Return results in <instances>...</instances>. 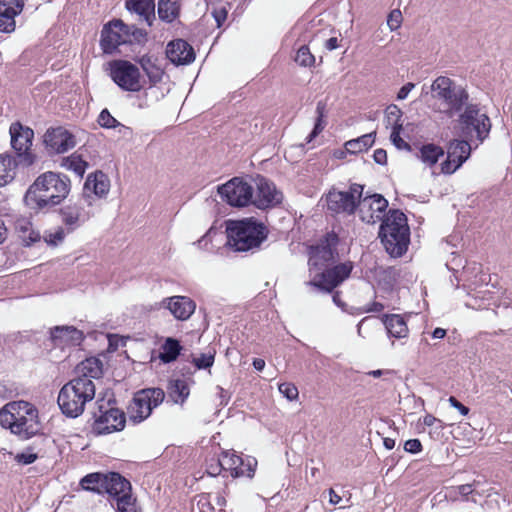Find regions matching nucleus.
<instances>
[{"instance_id": "35", "label": "nucleus", "mask_w": 512, "mask_h": 512, "mask_svg": "<svg viewBox=\"0 0 512 512\" xmlns=\"http://www.w3.org/2000/svg\"><path fill=\"white\" fill-rule=\"evenodd\" d=\"M106 481L107 474L95 472L84 476L80 481V485L84 490L103 494Z\"/></svg>"}, {"instance_id": "44", "label": "nucleus", "mask_w": 512, "mask_h": 512, "mask_svg": "<svg viewBox=\"0 0 512 512\" xmlns=\"http://www.w3.org/2000/svg\"><path fill=\"white\" fill-rule=\"evenodd\" d=\"M127 37H125L127 41V45H139L143 46L148 40V33L136 27L135 25H127Z\"/></svg>"}, {"instance_id": "42", "label": "nucleus", "mask_w": 512, "mask_h": 512, "mask_svg": "<svg viewBox=\"0 0 512 512\" xmlns=\"http://www.w3.org/2000/svg\"><path fill=\"white\" fill-rule=\"evenodd\" d=\"M61 166L73 171L76 175L83 177L88 164L80 155L73 153L62 159Z\"/></svg>"}, {"instance_id": "5", "label": "nucleus", "mask_w": 512, "mask_h": 512, "mask_svg": "<svg viewBox=\"0 0 512 512\" xmlns=\"http://www.w3.org/2000/svg\"><path fill=\"white\" fill-rule=\"evenodd\" d=\"M432 96L442 101L445 105L444 111L453 116L462 110L469 95L467 91L446 76L437 77L431 85Z\"/></svg>"}, {"instance_id": "37", "label": "nucleus", "mask_w": 512, "mask_h": 512, "mask_svg": "<svg viewBox=\"0 0 512 512\" xmlns=\"http://www.w3.org/2000/svg\"><path fill=\"white\" fill-rule=\"evenodd\" d=\"M479 484L480 481L474 480L472 483L451 487L449 490V497L455 501L458 499V496H461L465 501L471 500L476 503L474 495H480L477 491Z\"/></svg>"}, {"instance_id": "57", "label": "nucleus", "mask_w": 512, "mask_h": 512, "mask_svg": "<svg viewBox=\"0 0 512 512\" xmlns=\"http://www.w3.org/2000/svg\"><path fill=\"white\" fill-rule=\"evenodd\" d=\"M363 190H364V186L363 185L354 183V184H352L350 186V190L348 192H345V193L348 194V195H351L352 200L356 201L357 203H359V201L364 198V197H362ZM358 206H359V204H357V207Z\"/></svg>"}, {"instance_id": "8", "label": "nucleus", "mask_w": 512, "mask_h": 512, "mask_svg": "<svg viewBox=\"0 0 512 512\" xmlns=\"http://www.w3.org/2000/svg\"><path fill=\"white\" fill-rule=\"evenodd\" d=\"M164 397L165 393L161 388H145L137 391L128 406L129 420L134 424L141 423L163 402Z\"/></svg>"}, {"instance_id": "64", "label": "nucleus", "mask_w": 512, "mask_h": 512, "mask_svg": "<svg viewBox=\"0 0 512 512\" xmlns=\"http://www.w3.org/2000/svg\"><path fill=\"white\" fill-rule=\"evenodd\" d=\"M338 46V39L336 37H331L325 42V48L329 51L338 48Z\"/></svg>"}, {"instance_id": "29", "label": "nucleus", "mask_w": 512, "mask_h": 512, "mask_svg": "<svg viewBox=\"0 0 512 512\" xmlns=\"http://www.w3.org/2000/svg\"><path fill=\"white\" fill-rule=\"evenodd\" d=\"M75 373V378L99 379L103 374L102 361L95 357L87 358L76 366Z\"/></svg>"}, {"instance_id": "4", "label": "nucleus", "mask_w": 512, "mask_h": 512, "mask_svg": "<svg viewBox=\"0 0 512 512\" xmlns=\"http://www.w3.org/2000/svg\"><path fill=\"white\" fill-rule=\"evenodd\" d=\"M95 396V385L86 378H73L58 394V405L67 417L76 418L84 411L85 404Z\"/></svg>"}, {"instance_id": "58", "label": "nucleus", "mask_w": 512, "mask_h": 512, "mask_svg": "<svg viewBox=\"0 0 512 512\" xmlns=\"http://www.w3.org/2000/svg\"><path fill=\"white\" fill-rule=\"evenodd\" d=\"M228 15V11L225 7L215 8L212 11V16L214 17L217 27L220 28L223 23L226 21Z\"/></svg>"}, {"instance_id": "20", "label": "nucleus", "mask_w": 512, "mask_h": 512, "mask_svg": "<svg viewBox=\"0 0 512 512\" xmlns=\"http://www.w3.org/2000/svg\"><path fill=\"white\" fill-rule=\"evenodd\" d=\"M58 214L67 233L74 232L89 219V215L81 204V199L75 202L69 201L58 210Z\"/></svg>"}, {"instance_id": "28", "label": "nucleus", "mask_w": 512, "mask_h": 512, "mask_svg": "<svg viewBox=\"0 0 512 512\" xmlns=\"http://www.w3.org/2000/svg\"><path fill=\"white\" fill-rule=\"evenodd\" d=\"M110 183L107 176L99 171L87 177L83 187V198L89 197V192L98 197L105 196L109 191Z\"/></svg>"}, {"instance_id": "3", "label": "nucleus", "mask_w": 512, "mask_h": 512, "mask_svg": "<svg viewBox=\"0 0 512 512\" xmlns=\"http://www.w3.org/2000/svg\"><path fill=\"white\" fill-rule=\"evenodd\" d=\"M228 244L238 252L258 249L268 237L267 227L253 218L228 221L226 225Z\"/></svg>"}, {"instance_id": "36", "label": "nucleus", "mask_w": 512, "mask_h": 512, "mask_svg": "<svg viewBox=\"0 0 512 512\" xmlns=\"http://www.w3.org/2000/svg\"><path fill=\"white\" fill-rule=\"evenodd\" d=\"M134 60L139 63L152 84H156L162 80L163 70L155 64L151 56L146 54Z\"/></svg>"}, {"instance_id": "21", "label": "nucleus", "mask_w": 512, "mask_h": 512, "mask_svg": "<svg viewBox=\"0 0 512 512\" xmlns=\"http://www.w3.org/2000/svg\"><path fill=\"white\" fill-rule=\"evenodd\" d=\"M224 453V466L226 471H229L233 478L247 476L253 477L257 461L255 458L246 457L243 459L241 456L230 451H223Z\"/></svg>"}, {"instance_id": "34", "label": "nucleus", "mask_w": 512, "mask_h": 512, "mask_svg": "<svg viewBox=\"0 0 512 512\" xmlns=\"http://www.w3.org/2000/svg\"><path fill=\"white\" fill-rule=\"evenodd\" d=\"M18 162L9 154H0V187L12 181Z\"/></svg>"}, {"instance_id": "62", "label": "nucleus", "mask_w": 512, "mask_h": 512, "mask_svg": "<svg viewBox=\"0 0 512 512\" xmlns=\"http://www.w3.org/2000/svg\"><path fill=\"white\" fill-rule=\"evenodd\" d=\"M373 159L379 165H386L387 152L382 148L376 149L373 153Z\"/></svg>"}, {"instance_id": "56", "label": "nucleus", "mask_w": 512, "mask_h": 512, "mask_svg": "<svg viewBox=\"0 0 512 512\" xmlns=\"http://www.w3.org/2000/svg\"><path fill=\"white\" fill-rule=\"evenodd\" d=\"M401 22H402V14H401V11L396 9V10H393L389 16H388V19H387V25L389 26V28L394 31V30H397L400 25H401Z\"/></svg>"}, {"instance_id": "1", "label": "nucleus", "mask_w": 512, "mask_h": 512, "mask_svg": "<svg viewBox=\"0 0 512 512\" xmlns=\"http://www.w3.org/2000/svg\"><path fill=\"white\" fill-rule=\"evenodd\" d=\"M71 191V180L63 173L46 171L28 187L23 202L35 213L47 212L60 205Z\"/></svg>"}, {"instance_id": "50", "label": "nucleus", "mask_w": 512, "mask_h": 512, "mask_svg": "<svg viewBox=\"0 0 512 512\" xmlns=\"http://www.w3.org/2000/svg\"><path fill=\"white\" fill-rule=\"evenodd\" d=\"M222 471H226V466H224V453H221V456L218 458H211L207 463L206 473L209 476L216 477L221 474Z\"/></svg>"}, {"instance_id": "45", "label": "nucleus", "mask_w": 512, "mask_h": 512, "mask_svg": "<svg viewBox=\"0 0 512 512\" xmlns=\"http://www.w3.org/2000/svg\"><path fill=\"white\" fill-rule=\"evenodd\" d=\"M29 222H25L24 225H19V237L25 246H31L32 244L38 242L41 239V235L39 232L29 228Z\"/></svg>"}, {"instance_id": "47", "label": "nucleus", "mask_w": 512, "mask_h": 512, "mask_svg": "<svg viewBox=\"0 0 512 512\" xmlns=\"http://www.w3.org/2000/svg\"><path fill=\"white\" fill-rule=\"evenodd\" d=\"M294 61L302 67H311L315 63V57L306 45H302L296 52Z\"/></svg>"}, {"instance_id": "19", "label": "nucleus", "mask_w": 512, "mask_h": 512, "mask_svg": "<svg viewBox=\"0 0 512 512\" xmlns=\"http://www.w3.org/2000/svg\"><path fill=\"white\" fill-rule=\"evenodd\" d=\"M255 181L257 193L252 198V204L259 209H266L281 203L282 194L276 189L273 182L260 175L257 176Z\"/></svg>"}, {"instance_id": "2", "label": "nucleus", "mask_w": 512, "mask_h": 512, "mask_svg": "<svg viewBox=\"0 0 512 512\" xmlns=\"http://www.w3.org/2000/svg\"><path fill=\"white\" fill-rule=\"evenodd\" d=\"M379 238L386 252L393 258L402 257L410 243V228L406 215L399 209H390L379 228Z\"/></svg>"}, {"instance_id": "24", "label": "nucleus", "mask_w": 512, "mask_h": 512, "mask_svg": "<svg viewBox=\"0 0 512 512\" xmlns=\"http://www.w3.org/2000/svg\"><path fill=\"white\" fill-rule=\"evenodd\" d=\"M50 339L54 346H75L82 342L84 334L74 326H55L50 330Z\"/></svg>"}, {"instance_id": "13", "label": "nucleus", "mask_w": 512, "mask_h": 512, "mask_svg": "<svg viewBox=\"0 0 512 512\" xmlns=\"http://www.w3.org/2000/svg\"><path fill=\"white\" fill-rule=\"evenodd\" d=\"M222 200L234 207H244L252 203L254 187L242 178L234 177L218 186Z\"/></svg>"}, {"instance_id": "17", "label": "nucleus", "mask_w": 512, "mask_h": 512, "mask_svg": "<svg viewBox=\"0 0 512 512\" xmlns=\"http://www.w3.org/2000/svg\"><path fill=\"white\" fill-rule=\"evenodd\" d=\"M471 141L454 139L447 147V159L441 164L444 174H453L469 158L471 153Z\"/></svg>"}, {"instance_id": "40", "label": "nucleus", "mask_w": 512, "mask_h": 512, "mask_svg": "<svg viewBox=\"0 0 512 512\" xmlns=\"http://www.w3.org/2000/svg\"><path fill=\"white\" fill-rule=\"evenodd\" d=\"M444 155V150L433 143L424 144L420 150L418 157L421 161L429 166L436 164L441 156Z\"/></svg>"}, {"instance_id": "59", "label": "nucleus", "mask_w": 512, "mask_h": 512, "mask_svg": "<svg viewBox=\"0 0 512 512\" xmlns=\"http://www.w3.org/2000/svg\"><path fill=\"white\" fill-rule=\"evenodd\" d=\"M404 450L416 454L422 450V444L419 439H409L404 444Z\"/></svg>"}, {"instance_id": "33", "label": "nucleus", "mask_w": 512, "mask_h": 512, "mask_svg": "<svg viewBox=\"0 0 512 512\" xmlns=\"http://www.w3.org/2000/svg\"><path fill=\"white\" fill-rule=\"evenodd\" d=\"M182 349L183 348L179 340L172 337H168L161 345L159 359L165 364L174 362L181 354Z\"/></svg>"}, {"instance_id": "23", "label": "nucleus", "mask_w": 512, "mask_h": 512, "mask_svg": "<svg viewBox=\"0 0 512 512\" xmlns=\"http://www.w3.org/2000/svg\"><path fill=\"white\" fill-rule=\"evenodd\" d=\"M166 56L176 66L188 65L195 60L193 47L184 39L170 41L166 47Z\"/></svg>"}, {"instance_id": "27", "label": "nucleus", "mask_w": 512, "mask_h": 512, "mask_svg": "<svg viewBox=\"0 0 512 512\" xmlns=\"http://www.w3.org/2000/svg\"><path fill=\"white\" fill-rule=\"evenodd\" d=\"M167 308L178 320H187L194 313L196 304L195 302L185 296H173L166 299Z\"/></svg>"}, {"instance_id": "9", "label": "nucleus", "mask_w": 512, "mask_h": 512, "mask_svg": "<svg viewBox=\"0 0 512 512\" xmlns=\"http://www.w3.org/2000/svg\"><path fill=\"white\" fill-rule=\"evenodd\" d=\"M131 483L117 472L107 474L104 493L116 501L117 512H141L131 494Z\"/></svg>"}, {"instance_id": "46", "label": "nucleus", "mask_w": 512, "mask_h": 512, "mask_svg": "<svg viewBox=\"0 0 512 512\" xmlns=\"http://www.w3.org/2000/svg\"><path fill=\"white\" fill-rule=\"evenodd\" d=\"M402 115H403V112L395 104H390L385 109V118H386L387 125L392 126V129H394V127H396L397 125L403 126Z\"/></svg>"}, {"instance_id": "10", "label": "nucleus", "mask_w": 512, "mask_h": 512, "mask_svg": "<svg viewBox=\"0 0 512 512\" xmlns=\"http://www.w3.org/2000/svg\"><path fill=\"white\" fill-rule=\"evenodd\" d=\"M339 237L335 232H328L315 246L309 250V265L321 270L333 265L339 257L337 250Z\"/></svg>"}, {"instance_id": "16", "label": "nucleus", "mask_w": 512, "mask_h": 512, "mask_svg": "<svg viewBox=\"0 0 512 512\" xmlns=\"http://www.w3.org/2000/svg\"><path fill=\"white\" fill-rule=\"evenodd\" d=\"M43 143L49 154H63L76 146V138L62 126L51 127L45 132Z\"/></svg>"}, {"instance_id": "54", "label": "nucleus", "mask_w": 512, "mask_h": 512, "mask_svg": "<svg viewBox=\"0 0 512 512\" xmlns=\"http://www.w3.org/2000/svg\"><path fill=\"white\" fill-rule=\"evenodd\" d=\"M38 458V455L36 453L32 452V448H28L27 451L18 453L15 456V460L23 465H29L34 463Z\"/></svg>"}, {"instance_id": "60", "label": "nucleus", "mask_w": 512, "mask_h": 512, "mask_svg": "<svg viewBox=\"0 0 512 512\" xmlns=\"http://www.w3.org/2000/svg\"><path fill=\"white\" fill-rule=\"evenodd\" d=\"M423 424L427 427L435 428V430L443 428L442 421L431 414H427L423 417Z\"/></svg>"}, {"instance_id": "48", "label": "nucleus", "mask_w": 512, "mask_h": 512, "mask_svg": "<svg viewBox=\"0 0 512 512\" xmlns=\"http://www.w3.org/2000/svg\"><path fill=\"white\" fill-rule=\"evenodd\" d=\"M18 14H12L9 11H0V32L11 33L15 30V17Z\"/></svg>"}, {"instance_id": "31", "label": "nucleus", "mask_w": 512, "mask_h": 512, "mask_svg": "<svg viewBox=\"0 0 512 512\" xmlns=\"http://www.w3.org/2000/svg\"><path fill=\"white\" fill-rule=\"evenodd\" d=\"M383 322L389 336L398 339L407 337L409 330L406 322L400 315H385Z\"/></svg>"}, {"instance_id": "52", "label": "nucleus", "mask_w": 512, "mask_h": 512, "mask_svg": "<svg viewBox=\"0 0 512 512\" xmlns=\"http://www.w3.org/2000/svg\"><path fill=\"white\" fill-rule=\"evenodd\" d=\"M24 8V0H0V11L20 14Z\"/></svg>"}, {"instance_id": "7", "label": "nucleus", "mask_w": 512, "mask_h": 512, "mask_svg": "<svg viewBox=\"0 0 512 512\" xmlns=\"http://www.w3.org/2000/svg\"><path fill=\"white\" fill-rule=\"evenodd\" d=\"M459 125L462 136L471 142H482L488 137L491 129L490 118L474 104L466 105L459 117Z\"/></svg>"}, {"instance_id": "53", "label": "nucleus", "mask_w": 512, "mask_h": 512, "mask_svg": "<svg viewBox=\"0 0 512 512\" xmlns=\"http://www.w3.org/2000/svg\"><path fill=\"white\" fill-rule=\"evenodd\" d=\"M402 129V125H397L396 127H394V129H392L390 139L398 149L410 150L411 146L406 141H404L400 136V132L402 131Z\"/></svg>"}, {"instance_id": "6", "label": "nucleus", "mask_w": 512, "mask_h": 512, "mask_svg": "<svg viewBox=\"0 0 512 512\" xmlns=\"http://www.w3.org/2000/svg\"><path fill=\"white\" fill-rule=\"evenodd\" d=\"M9 134L11 147L15 152L13 158L20 167L32 166L37 161V156L31 149L34 140L33 129L16 121L10 125Z\"/></svg>"}, {"instance_id": "11", "label": "nucleus", "mask_w": 512, "mask_h": 512, "mask_svg": "<svg viewBox=\"0 0 512 512\" xmlns=\"http://www.w3.org/2000/svg\"><path fill=\"white\" fill-rule=\"evenodd\" d=\"M354 265L351 261L325 267L321 273L314 276L308 282V285L317 288L320 291L331 293L336 287L349 278Z\"/></svg>"}, {"instance_id": "43", "label": "nucleus", "mask_w": 512, "mask_h": 512, "mask_svg": "<svg viewBox=\"0 0 512 512\" xmlns=\"http://www.w3.org/2000/svg\"><path fill=\"white\" fill-rule=\"evenodd\" d=\"M326 110V104L323 101H319L316 106L317 118L315 125L311 133L307 136V143H310L315 137H317L325 128L326 122L324 121Z\"/></svg>"}, {"instance_id": "61", "label": "nucleus", "mask_w": 512, "mask_h": 512, "mask_svg": "<svg viewBox=\"0 0 512 512\" xmlns=\"http://www.w3.org/2000/svg\"><path fill=\"white\" fill-rule=\"evenodd\" d=\"M448 402L453 408L457 409L461 415H468L470 409L467 406L463 405L460 401H458L454 396H450Z\"/></svg>"}, {"instance_id": "18", "label": "nucleus", "mask_w": 512, "mask_h": 512, "mask_svg": "<svg viewBox=\"0 0 512 512\" xmlns=\"http://www.w3.org/2000/svg\"><path fill=\"white\" fill-rule=\"evenodd\" d=\"M358 204L360 219L365 223L374 224L386 216L388 201L381 194L367 195Z\"/></svg>"}, {"instance_id": "32", "label": "nucleus", "mask_w": 512, "mask_h": 512, "mask_svg": "<svg viewBox=\"0 0 512 512\" xmlns=\"http://www.w3.org/2000/svg\"><path fill=\"white\" fill-rule=\"evenodd\" d=\"M179 0H158V16L166 23H172L180 14Z\"/></svg>"}, {"instance_id": "49", "label": "nucleus", "mask_w": 512, "mask_h": 512, "mask_svg": "<svg viewBox=\"0 0 512 512\" xmlns=\"http://www.w3.org/2000/svg\"><path fill=\"white\" fill-rule=\"evenodd\" d=\"M66 234H68L66 228L59 226L53 232L46 231L43 239L49 246L54 247L64 241Z\"/></svg>"}, {"instance_id": "41", "label": "nucleus", "mask_w": 512, "mask_h": 512, "mask_svg": "<svg viewBox=\"0 0 512 512\" xmlns=\"http://www.w3.org/2000/svg\"><path fill=\"white\" fill-rule=\"evenodd\" d=\"M98 124L107 129L111 128H119V133L123 135H127L131 133V129L122 123H120L117 119H115L109 112L108 109H103L97 119Z\"/></svg>"}, {"instance_id": "15", "label": "nucleus", "mask_w": 512, "mask_h": 512, "mask_svg": "<svg viewBox=\"0 0 512 512\" xmlns=\"http://www.w3.org/2000/svg\"><path fill=\"white\" fill-rule=\"evenodd\" d=\"M127 24L121 19H113L105 24L101 31L100 46L105 54H113L120 46L127 45Z\"/></svg>"}, {"instance_id": "39", "label": "nucleus", "mask_w": 512, "mask_h": 512, "mask_svg": "<svg viewBox=\"0 0 512 512\" xmlns=\"http://www.w3.org/2000/svg\"><path fill=\"white\" fill-rule=\"evenodd\" d=\"M376 132L364 134L356 139L349 140L345 143L347 152L351 154L360 153L368 150L375 141Z\"/></svg>"}, {"instance_id": "14", "label": "nucleus", "mask_w": 512, "mask_h": 512, "mask_svg": "<svg viewBox=\"0 0 512 512\" xmlns=\"http://www.w3.org/2000/svg\"><path fill=\"white\" fill-rule=\"evenodd\" d=\"M111 401L99 405V415L95 413L93 430L96 434H109L115 431H121L125 427V413L115 407H110Z\"/></svg>"}, {"instance_id": "25", "label": "nucleus", "mask_w": 512, "mask_h": 512, "mask_svg": "<svg viewBox=\"0 0 512 512\" xmlns=\"http://www.w3.org/2000/svg\"><path fill=\"white\" fill-rule=\"evenodd\" d=\"M326 200L328 209L333 213L353 214L357 208V202L343 191L329 192Z\"/></svg>"}, {"instance_id": "38", "label": "nucleus", "mask_w": 512, "mask_h": 512, "mask_svg": "<svg viewBox=\"0 0 512 512\" xmlns=\"http://www.w3.org/2000/svg\"><path fill=\"white\" fill-rule=\"evenodd\" d=\"M190 394L189 387L184 380H171L168 385V395L176 404H183Z\"/></svg>"}, {"instance_id": "55", "label": "nucleus", "mask_w": 512, "mask_h": 512, "mask_svg": "<svg viewBox=\"0 0 512 512\" xmlns=\"http://www.w3.org/2000/svg\"><path fill=\"white\" fill-rule=\"evenodd\" d=\"M279 391L288 399L295 400L298 397V389L291 383H282L279 385Z\"/></svg>"}, {"instance_id": "51", "label": "nucleus", "mask_w": 512, "mask_h": 512, "mask_svg": "<svg viewBox=\"0 0 512 512\" xmlns=\"http://www.w3.org/2000/svg\"><path fill=\"white\" fill-rule=\"evenodd\" d=\"M215 360V351L202 353L199 357H194L192 363L199 370L211 368Z\"/></svg>"}, {"instance_id": "63", "label": "nucleus", "mask_w": 512, "mask_h": 512, "mask_svg": "<svg viewBox=\"0 0 512 512\" xmlns=\"http://www.w3.org/2000/svg\"><path fill=\"white\" fill-rule=\"evenodd\" d=\"M415 87V84L412 83V82H408L406 83L405 85H403L398 93H397V99L398 100H404L407 98L408 94L410 93V91Z\"/></svg>"}, {"instance_id": "22", "label": "nucleus", "mask_w": 512, "mask_h": 512, "mask_svg": "<svg viewBox=\"0 0 512 512\" xmlns=\"http://www.w3.org/2000/svg\"><path fill=\"white\" fill-rule=\"evenodd\" d=\"M32 411H37L36 407L26 401H14L7 403L0 410V425L4 428L10 429L15 425V421L29 415Z\"/></svg>"}, {"instance_id": "26", "label": "nucleus", "mask_w": 512, "mask_h": 512, "mask_svg": "<svg viewBox=\"0 0 512 512\" xmlns=\"http://www.w3.org/2000/svg\"><path fill=\"white\" fill-rule=\"evenodd\" d=\"M11 432L19 435L23 439H29L38 434L41 430V425L38 419V410L30 412L19 420L15 421V425L10 428Z\"/></svg>"}, {"instance_id": "12", "label": "nucleus", "mask_w": 512, "mask_h": 512, "mask_svg": "<svg viewBox=\"0 0 512 512\" xmlns=\"http://www.w3.org/2000/svg\"><path fill=\"white\" fill-rule=\"evenodd\" d=\"M112 80L124 91L139 92L142 89L139 68L127 60H114L110 63Z\"/></svg>"}, {"instance_id": "30", "label": "nucleus", "mask_w": 512, "mask_h": 512, "mask_svg": "<svg viewBox=\"0 0 512 512\" xmlns=\"http://www.w3.org/2000/svg\"><path fill=\"white\" fill-rule=\"evenodd\" d=\"M125 6L127 10L135 12L143 18L149 26H152L155 20L154 0H127Z\"/></svg>"}]
</instances>
